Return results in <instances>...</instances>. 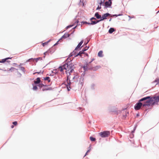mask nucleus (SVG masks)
Listing matches in <instances>:
<instances>
[{"mask_svg":"<svg viewBox=\"0 0 159 159\" xmlns=\"http://www.w3.org/2000/svg\"><path fill=\"white\" fill-rule=\"evenodd\" d=\"M149 98V97H147L139 100V102L137 103L134 107L135 109L138 110L140 109L142 107H144L146 106H149V102L147 101Z\"/></svg>","mask_w":159,"mask_h":159,"instance_id":"obj_1","label":"nucleus"},{"mask_svg":"<svg viewBox=\"0 0 159 159\" xmlns=\"http://www.w3.org/2000/svg\"><path fill=\"white\" fill-rule=\"evenodd\" d=\"M74 65L71 61H68L64 65L62 66H60L58 68V70L62 72L64 70H66V72L67 73V71L69 73L71 72L73 70V66Z\"/></svg>","mask_w":159,"mask_h":159,"instance_id":"obj_2","label":"nucleus"},{"mask_svg":"<svg viewBox=\"0 0 159 159\" xmlns=\"http://www.w3.org/2000/svg\"><path fill=\"white\" fill-rule=\"evenodd\" d=\"M150 98L147 100V101L149 102V106L151 104L154 105L158 102H159V95L157 96H155L152 97L149 96Z\"/></svg>","mask_w":159,"mask_h":159,"instance_id":"obj_3","label":"nucleus"},{"mask_svg":"<svg viewBox=\"0 0 159 159\" xmlns=\"http://www.w3.org/2000/svg\"><path fill=\"white\" fill-rule=\"evenodd\" d=\"M84 41L83 40H82L78 45L75 48V49L74 50V51L71 52L70 55V57L72 56L73 55H75V56L76 55V51L77 50H80V47L82 45V44L83 43Z\"/></svg>","mask_w":159,"mask_h":159,"instance_id":"obj_4","label":"nucleus"},{"mask_svg":"<svg viewBox=\"0 0 159 159\" xmlns=\"http://www.w3.org/2000/svg\"><path fill=\"white\" fill-rule=\"evenodd\" d=\"M88 48L89 47H86L83 50L80 51L78 54L76 55L75 57H76L78 56H80V57L83 58V55H84V57L85 56H88V53H85L84 52L87 50Z\"/></svg>","mask_w":159,"mask_h":159,"instance_id":"obj_5","label":"nucleus"},{"mask_svg":"<svg viewBox=\"0 0 159 159\" xmlns=\"http://www.w3.org/2000/svg\"><path fill=\"white\" fill-rule=\"evenodd\" d=\"M91 63L89 62H86L83 66V68L85 71L89 70H95L94 68H91Z\"/></svg>","mask_w":159,"mask_h":159,"instance_id":"obj_6","label":"nucleus"},{"mask_svg":"<svg viewBox=\"0 0 159 159\" xmlns=\"http://www.w3.org/2000/svg\"><path fill=\"white\" fill-rule=\"evenodd\" d=\"M99 134L102 137H107L110 135V132L108 131H104L99 133Z\"/></svg>","mask_w":159,"mask_h":159,"instance_id":"obj_7","label":"nucleus"},{"mask_svg":"<svg viewBox=\"0 0 159 159\" xmlns=\"http://www.w3.org/2000/svg\"><path fill=\"white\" fill-rule=\"evenodd\" d=\"M110 14L108 13H107L105 14H104L102 17L101 19L99 20L100 21H101L102 20H103L105 19H107V17L108 16H110Z\"/></svg>","mask_w":159,"mask_h":159,"instance_id":"obj_8","label":"nucleus"},{"mask_svg":"<svg viewBox=\"0 0 159 159\" xmlns=\"http://www.w3.org/2000/svg\"><path fill=\"white\" fill-rule=\"evenodd\" d=\"M91 68H94L95 69V70H92L93 71H97L98 69H100L101 68V66H93V64L91 63Z\"/></svg>","mask_w":159,"mask_h":159,"instance_id":"obj_9","label":"nucleus"},{"mask_svg":"<svg viewBox=\"0 0 159 159\" xmlns=\"http://www.w3.org/2000/svg\"><path fill=\"white\" fill-rule=\"evenodd\" d=\"M108 1H107L105 2V6L107 7L110 6L112 4L111 0H108Z\"/></svg>","mask_w":159,"mask_h":159,"instance_id":"obj_10","label":"nucleus"},{"mask_svg":"<svg viewBox=\"0 0 159 159\" xmlns=\"http://www.w3.org/2000/svg\"><path fill=\"white\" fill-rule=\"evenodd\" d=\"M11 57H7L5 59H2L0 61V63H4L6 61H7L8 62H10V61H7V60L9 59H11Z\"/></svg>","mask_w":159,"mask_h":159,"instance_id":"obj_11","label":"nucleus"},{"mask_svg":"<svg viewBox=\"0 0 159 159\" xmlns=\"http://www.w3.org/2000/svg\"><path fill=\"white\" fill-rule=\"evenodd\" d=\"M51 89V88L48 87V86H47L46 85H44V87L42 89L43 91H45L48 90H50Z\"/></svg>","mask_w":159,"mask_h":159,"instance_id":"obj_12","label":"nucleus"},{"mask_svg":"<svg viewBox=\"0 0 159 159\" xmlns=\"http://www.w3.org/2000/svg\"><path fill=\"white\" fill-rule=\"evenodd\" d=\"M41 81V80L40 78H37L36 79V80L34 81V83L35 84H39L40 83Z\"/></svg>","mask_w":159,"mask_h":159,"instance_id":"obj_13","label":"nucleus"},{"mask_svg":"<svg viewBox=\"0 0 159 159\" xmlns=\"http://www.w3.org/2000/svg\"><path fill=\"white\" fill-rule=\"evenodd\" d=\"M95 16L98 19H101L102 17L101 15H99L98 12H96L95 14Z\"/></svg>","mask_w":159,"mask_h":159,"instance_id":"obj_14","label":"nucleus"},{"mask_svg":"<svg viewBox=\"0 0 159 159\" xmlns=\"http://www.w3.org/2000/svg\"><path fill=\"white\" fill-rule=\"evenodd\" d=\"M17 70V69H16L14 67H11V68L9 69V70H7V71H11V72L16 71Z\"/></svg>","mask_w":159,"mask_h":159,"instance_id":"obj_15","label":"nucleus"},{"mask_svg":"<svg viewBox=\"0 0 159 159\" xmlns=\"http://www.w3.org/2000/svg\"><path fill=\"white\" fill-rule=\"evenodd\" d=\"M70 36V34H65L61 37L62 39H65L68 37Z\"/></svg>","mask_w":159,"mask_h":159,"instance_id":"obj_16","label":"nucleus"},{"mask_svg":"<svg viewBox=\"0 0 159 159\" xmlns=\"http://www.w3.org/2000/svg\"><path fill=\"white\" fill-rule=\"evenodd\" d=\"M100 21L99 20H97L96 21H92L90 23V25H95Z\"/></svg>","mask_w":159,"mask_h":159,"instance_id":"obj_17","label":"nucleus"},{"mask_svg":"<svg viewBox=\"0 0 159 159\" xmlns=\"http://www.w3.org/2000/svg\"><path fill=\"white\" fill-rule=\"evenodd\" d=\"M41 60V57H39L37 58H33V61H35L36 62H37L39 60Z\"/></svg>","mask_w":159,"mask_h":159,"instance_id":"obj_18","label":"nucleus"},{"mask_svg":"<svg viewBox=\"0 0 159 159\" xmlns=\"http://www.w3.org/2000/svg\"><path fill=\"white\" fill-rule=\"evenodd\" d=\"M43 80H47L48 82L50 81V78L49 77H47L43 78Z\"/></svg>","mask_w":159,"mask_h":159,"instance_id":"obj_19","label":"nucleus"},{"mask_svg":"<svg viewBox=\"0 0 159 159\" xmlns=\"http://www.w3.org/2000/svg\"><path fill=\"white\" fill-rule=\"evenodd\" d=\"M78 77V76L77 75H76L73 77V79L74 80V81H76L77 80Z\"/></svg>","mask_w":159,"mask_h":159,"instance_id":"obj_20","label":"nucleus"},{"mask_svg":"<svg viewBox=\"0 0 159 159\" xmlns=\"http://www.w3.org/2000/svg\"><path fill=\"white\" fill-rule=\"evenodd\" d=\"M115 31V29L113 28H111L109 30V33L111 34Z\"/></svg>","mask_w":159,"mask_h":159,"instance_id":"obj_21","label":"nucleus"},{"mask_svg":"<svg viewBox=\"0 0 159 159\" xmlns=\"http://www.w3.org/2000/svg\"><path fill=\"white\" fill-rule=\"evenodd\" d=\"M102 51H100L98 53V56L100 57H102Z\"/></svg>","mask_w":159,"mask_h":159,"instance_id":"obj_22","label":"nucleus"},{"mask_svg":"<svg viewBox=\"0 0 159 159\" xmlns=\"http://www.w3.org/2000/svg\"><path fill=\"white\" fill-rule=\"evenodd\" d=\"M90 139L92 141H95V139L93 138L92 137H90Z\"/></svg>","mask_w":159,"mask_h":159,"instance_id":"obj_23","label":"nucleus"},{"mask_svg":"<svg viewBox=\"0 0 159 159\" xmlns=\"http://www.w3.org/2000/svg\"><path fill=\"white\" fill-rule=\"evenodd\" d=\"M159 82V79L158 78H157L154 81V83H156L157 84Z\"/></svg>","mask_w":159,"mask_h":159,"instance_id":"obj_24","label":"nucleus"},{"mask_svg":"<svg viewBox=\"0 0 159 159\" xmlns=\"http://www.w3.org/2000/svg\"><path fill=\"white\" fill-rule=\"evenodd\" d=\"M49 42V41L47 42H45L44 43H43L42 44L43 46L44 47L45 45H47Z\"/></svg>","mask_w":159,"mask_h":159,"instance_id":"obj_25","label":"nucleus"},{"mask_svg":"<svg viewBox=\"0 0 159 159\" xmlns=\"http://www.w3.org/2000/svg\"><path fill=\"white\" fill-rule=\"evenodd\" d=\"M104 0H101L100 2L99 3V5L101 6L102 4H103L104 2Z\"/></svg>","mask_w":159,"mask_h":159,"instance_id":"obj_26","label":"nucleus"},{"mask_svg":"<svg viewBox=\"0 0 159 159\" xmlns=\"http://www.w3.org/2000/svg\"><path fill=\"white\" fill-rule=\"evenodd\" d=\"M45 85H44L43 84L41 83L39 84V85H38L39 87L40 88H42L43 87H44Z\"/></svg>","mask_w":159,"mask_h":159,"instance_id":"obj_27","label":"nucleus"},{"mask_svg":"<svg viewBox=\"0 0 159 159\" xmlns=\"http://www.w3.org/2000/svg\"><path fill=\"white\" fill-rule=\"evenodd\" d=\"M34 90H36L38 88L36 86H34L33 88Z\"/></svg>","mask_w":159,"mask_h":159,"instance_id":"obj_28","label":"nucleus"},{"mask_svg":"<svg viewBox=\"0 0 159 159\" xmlns=\"http://www.w3.org/2000/svg\"><path fill=\"white\" fill-rule=\"evenodd\" d=\"M20 69L23 71L24 72H25V68L23 67H20Z\"/></svg>","mask_w":159,"mask_h":159,"instance_id":"obj_29","label":"nucleus"},{"mask_svg":"<svg viewBox=\"0 0 159 159\" xmlns=\"http://www.w3.org/2000/svg\"><path fill=\"white\" fill-rule=\"evenodd\" d=\"M91 150V149H89V150H88V151L86 152V153L84 156V157H85V156H86L88 154V153L90 152V151Z\"/></svg>","mask_w":159,"mask_h":159,"instance_id":"obj_30","label":"nucleus"},{"mask_svg":"<svg viewBox=\"0 0 159 159\" xmlns=\"http://www.w3.org/2000/svg\"><path fill=\"white\" fill-rule=\"evenodd\" d=\"M12 124L15 125H17V121H15L12 123Z\"/></svg>","mask_w":159,"mask_h":159,"instance_id":"obj_31","label":"nucleus"},{"mask_svg":"<svg viewBox=\"0 0 159 159\" xmlns=\"http://www.w3.org/2000/svg\"><path fill=\"white\" fill-rule=\"evenodd\" d=\"M101 6L100 5H99L98 6V7L97 8V9H101Z\"/></svg>","mask_w":159,"mask_h":159,"instance_id":"obj_32","label":"nucleus"},{"mask_svg":"<svg viewBox=\"0 0 159 159\" xmlns=\"http://www.w3.org/2000/svg\"><path fill=\"white\" fill-rule=\"evenodd\" d=\"M87 42L86 43L85 42H84V44H85V45H86V44H87V43L89 42V40L88 39H87Z\"/></svg>","mask_w":159,"mask_h":159,"instance_id":"obj_33","label":"nucleus"},{"mask_svg":"<svg viewBox=\"0 0 159 159\" xmlns=\"http://www.w3.org/2000/svg\"><path fill=\"white\" fill-rule=\"evenodd\" d=\"M31 60H32L33 61V58H30V59H28L27 61V62Z\"/></svg>","mask_w":159,"mask_h":159,"instance_id":"obj_34","label":"nucleus"},{"mask_svg":"<svg viewBox=\"0 0 159 159\" xmlns=\"http://www.w3.org/2000/svg\"><path fill=\"white\" fill-rule=\"evenodd\" d=\"M96 20V18L94 17H92L91 18V20Z\"/></svg>","mask_w":159,"mask_h":159,"instance_id":"obj_35","label":"nucleus"},{"mask_svg":"<svg viewBox=\"0 0 159 159\" xmlns=\"http://www.w3.org/2000/svg\"><path fill=\"white\" fill-rule=\"evenodd\" d=\"M94 60V58H93L91 60V61H90L89 62L91 63Z\"/></svg>","mask_w":159,"mask_h":159,"instance_id":"obj_36","label":"nucleus"},{"mask_svg":"<svg viewBox=\"0 0 159 159\" xmlns=\"http://www.w3.org/2000/svg\"><path fill=\"white\" fill-rule=\"evenodd\" d=\"M72 26V25H69L67 27V28H70V27H71Z\"/></svg>","mask_w":159,"mask_h":159,"instance_id":"obj_37","label":"nucleus"},{"mask_svg":"<svg viewBox=\"0 0 159 159\" xmlns=\"http://www.w3.org/2000/svg\"><path fill=\"white\" fill-rule=\"evenodd\" d=\"M120 15H113V16H120Z\"/></svg>","mask_w":159,"mask_h":159,"instance_id":"obj_38","label":"nucleus"},{"mask_svg":"<svg viewBox=\"0 0 159 159\" xmlns=\"http://www.w3.org/2000/svg\"><path fill=\"white\" fill-rule=\"evenodd\" d=\"M11 128H14V126L13 125H11Z\"/></svg>","mask_w":159,"mask_h":159,"instance_id":"obj_39","label":"nucleus"},{"mask_svg":"<svg viewBox=\"0 0 159 159\" xmlns=\"http://www.w3.org/2000/svg\"><path fill=\"white\" fill-rule=\"evenodd\" d=\"M18 74L20 75V76L21 75V74L20 73H18Z\"/></svg>","mask_w":159,"mask_h":159,"instance_id":"obj_40","label":"nucleus"},{"mask_svg":"<svg viewBox=\"0 0 159 159\" xmlns=\"http://www.w3.org/2000/svg\"><path fill=\"white\" fill-rule=\"evenodd\" d=\"M86 24H88V25H90V23L87 22L86 23Z\"/></svg>","mask_w":159,"mask_h":159,"instance_id":"obj_41","label":"nucleus"},{"mask_svg":"<svg viewBox=\"0 0 159 159\" xmlns=\"http://www.w3.org/2000/svg\"><path fill=\"white\" fill-rule=\"evenodd\" d=\"M70 78V76L69 75L68 76V79L69 78Z\"/></svg>","mask_w":159,"mask_h":159,"instance_id":"obj_42","label":"nucleus"},{"mask_svg":"<svg viewBox=\"0 0 159 159\" xmlns=\"http://www.w3.org/2000/svg\"><path fill=\"white\" fill-rule=\"evenodd\" d=\"M83 23L84 24V23H86H86H87V22H83Z\"/></svg>","mask_w":159,"mask_h":159,"instance_id":"obj_43","label":"nucleus"},{"mask_svg":"<svg viewBox=\"0 0 159 159\" xmlns=\"http://www.w3.org/2000/svg\"><path fill=\"white\" fill-rule=\"evenodd\" d=\"M57 44V43H56L54 45H56V44Z\"/></svg>","mask_w":159,"mask_h":159,"instance_id":"obj_44","label":"nucleus"},{"mask_svg":"<svg viewBox=\"0 0 159 159\" xmlns=\"http://www.w3.org/2000/svg\"><path fill=\"white\" fill-rule=\"evenodd\" d=\"M111 20V19H110V20H109V21H110Z\"/></svg>","mask_w":159,"mask_h":159,"instance_id":"obj_45","label":"nucleus"},{"mask_svg":"<svg viewBox=\"0 0 159 159\" xmlns=\"http://www.w3.org/2000/svg\"><path fill=\"white\" fill-rule=\"evenodd\" d=\"M68 90H69V89H68Z\"/></svg>","mask_w":159,"mask_h":159,"instance_id":"obj_46","label":"nucleus"},{"mask_svg":"<svg viewBox=\"0 0 159 159\" xmlns=\"http://www.w3.org/2000/svg\"><path fill=\"white\" fill-rule=\"evenodd\" d=\"M0 70H2V69H0Z\"/></svg>","mask_w":159,"mask_h":159,"instance_id":"obj_47","label":"nucleus"}]
</instances>
